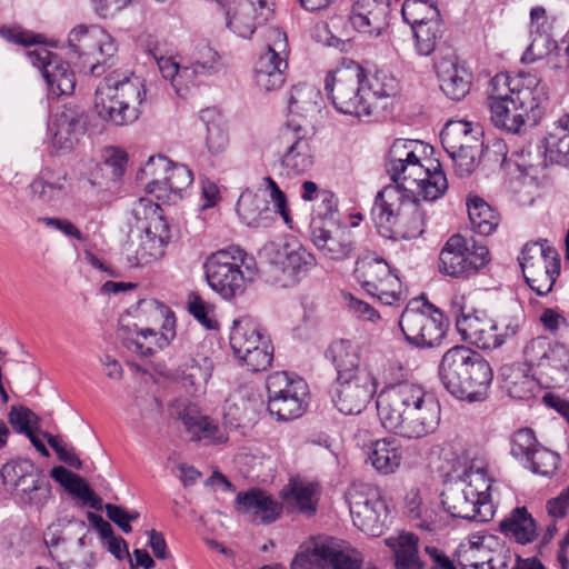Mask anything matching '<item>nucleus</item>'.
<instances>
[{
  "label": "nucleus",
  "mask_w": 569,
  "mask_h": 569,
  "mask_svg": "<svg viewBox=\"0 0 569 569\" xmlns=\"http://www.w3.org/2000/svg\"><path fill=\"white\" fill-rule=\"evenodd\" d=\"M401 16L410 27L441 18L436 0H405Z\"/></svg>",
  "instance_id": "nucleus-51"
},
{
  "label": "nucleus",
  "mask_w": 569,
  "mask_h": 569,
  "mask_svg": "<svg viewBox=\"0 0 569 569\" xmlns=\"http://www.w3.org/2000/svg\"><path fill=\"white\" fill-rule=\"evenodd\" d=\"M467 207L470 223L477 233L489 236L499 226V213L482 198L478 196L469 198Z\"/></svg>",
  "instance_id": "nucleus-45"
},
{
  "label": "nucleus",
  "mask_w": 569,
  "mask_h": 569,
  "mask_svg": "<svg viewBox=\"0 0 569 569\" xmlns=\"http://www.w3.org/2000/svg\"><path fill=\"white\" fill-rule=\"evenodd\" d=\"M320 91L311 84L300 83L292 87L288 101L291 114L307 118L319 111Z\"/></svg>",
  "instance_id": "nucleus-46"
},
{
  "label": "nucleus",
  "mask_w": 569,
  "mask_h": 569,
  "mask_svg": "<svg viewBox=\"0 0 569 569\" xmlns=\"http://www.w3.org/2000/svg\"><path fill=\"white\" fill-rule=\"evenodd\" d=\"M9 422L19 432L29 435L39 431V417L27 407H12L9 412Z\"/></svg>",
  "instance_id": "nucleus-60"
},
{
  "label": "nucleus",
  "mask_w": 569,
  "mask_h": 569,
  "mask_svg": "<svg viewBox=\"0 0 569 569\" xmlns=\"http://www.w3.org/2000/svg\"><path fill=\"white\" fill-rule=\"evenodd\" d=\"M536 60L549 58L555 59V67H558L560 60H567L569 57V32L558 43L556 37L561 32L556 27V19H549L546 10L541 7H536Z\"/></svg>",
  "instance_id": "nucleus-26"
},
{
  "label": "nucleus",
  "mask_w": 569,
  "mask_h": 569,
  "mask_svg": "<svg viewBox=\"0 0 569 569\" xmlns=\"http://www.w3.org/2000/svg\"><path fill=\"white\" fill-rule=\"evenodd\" d=\"M411 184L417 187L418 194L425 201L430 202L441 198L448 190V180L439 162L433 168L423 167V172L411 179Z\"/></svg>",
  "instance_id": "nucleus-44"
},
{
  "label": "nucleus",
  "mask_w": 569,
  "mask_h": 569,
  "mask_svg": "<svg viewBox=\"0 0 569 569\" xmlns=\"http://www.w3.org/2000/svg\"><path fill=\"white\" fill-rule=\"evenodd\" d=\"M490 488V481L482 471L471 472L467 479L449 486L441 495V502L453 518L485 522L493 516Z\"/></svg>",
  "instance_id": "nucleus-7"
},
{
  "label": "nucleus",
  "mask_w": 569,
  "mask_h": 569,
  "mask_svg": "<svg viewBox=\"0 0 569 569\" xmlns=\"http://www.w3.org/2000/svg\"><path fill=\"white\" fill-rule=\"evenodd\" d=\"M523 78H526L523 72H519V79L512 80L508 73H497L489 82L488 102L492 100L510 101L516 110L532 111L533 89L521 84Z\"/></svg>",
  "instance_id": "nucleus-31"
},
{
  "label": "nucleus",
  "mask_w": 569,
  "mask_h": 569,
  "mask_svg": "<svg viewBox=\"0 0 569 569\" xmlns=\"http://www.w3.org/2000/svg\"><path fill=\"white\" fill-rule=\"evenodd\" d=\"M141 173L152 177L146 183L149 193L162 198L163 191L181 192L193 181L192 171L184 164H174L164 156L150 157Z\"/></svg>",
  "instance_id": "nucleus-19"
},
{
  "label": "nucleus",
  "mask_w": 569,
  "mask_h": 569,
  "mask_svg": "<svg viewBox=\"0 0 569 569\" xmlns=\"http://www.w3.org/2000/svg\"><path fill=\"white\" fill-rule=\"evenodd\" d=\"M128 156L124 151L110 147L104 151L102 171L113 180L121 178L126 171Z\"/></svg>",
  "instance_id": "nucleus-62"
},
{
  "label": "nucleus",
  "mask_w": 569,
  "mask_h": 569,
  "mask_svg": "<svg viewBox=\"0 0 569 569\" xmlns=\"http://www.w3.org/2000/svg\"><path fill=\"white\" fill-rule=\"evenodd\" d=\"M170 416L181 421L191 441L223 442L226 438L219 427L209 417L202 415L196 406L176 400L169 407Z\"/></svg>",
  "instance_id": "nucleus-25"
},
{
  "label": "nucleus",
  "mask_w": 569,
  "mask_h": 569,
  "mask_svg": "<svg viewBox=\"0 0 569 569\" xmlns=\"http://www.w3.org/2000/svg\"><path fill=\"white\" fill-rule=\"evenodd\" d=\"M157 306L160 309L161 316H166L163 329L166 332H159L152 328L139 329L134 323L133 328L129 325H123V319L120 320L119 336L123 345L131 351L142 356L149 357L158 349H162L169 345L170 340L174 337L172 326L174 322L173 317H169V309L159 306L157 302H150V306Z\"/></svg>",
  "instance_id": "nucleus-20"
},
{
  "label": "nucleus",
  "mask_w": 569,
  "mask_h": 569,
  "mask_svg": "<svg viewBox=\"0 0 569 569\" xmlns=\"http://www.w3.org/2000/svg\"><path fill=\"white\" fill-rule=\"evenodd\" d=\"M162 77L169 80L176 91V93L182 98L188 94V82L192 71L186 69V66L180 67L179 63L172 57H162L154 59Z\"/></svg>",
  "instance_id": "nucleus-53"
},
{
  "label": "nucleus",
  "mask_w": 569,
  "mask_h": 569,
  "mask_svg": "<svg viewBox=\"0 0 569 569\" xmlns=\"http://www.w3.org/2000/svg\"><path fill=\"white\" fill-rule=\"evenodd\" d=\"M489 262L486 246L473 243L470 249L461 234L451 236L439 254V271L452 278L476 274Z\"/></svg>",
  "instance_id": "nucleus-17"
},
{
  "label": "nucleus",
  "mask_w": 569,
  "mask_h": 569,
  "mask_svg": "<svg viewBox=\"0 0 569 569\" xmlns=\"http://www.w3.org/2000/svg\"><path fill=\"white\" fill-rule=\"evenodd\" d=\"M325 356L333 365L337 378L358 375V370L370 369L361 361L359 346L348 339L332 341Z\"/></svg>",
  "instance_id": "nucleus-37"
},
{
  "label": "nucleus",
  "mask_w": 569,
  "mask_h": 569,
  "mask_svg": "<svg viewBox=\"0 0 569 569\" xmlns=\"http://www.w3.org/2000/svg\"><path fill=\"white\" fill-rule=\"evenodd\" d=\"M416 51L420 56H430L437 46V42L441 39L443 33L442 20L436 19L431 22H425L415 27H411Z\"/></svg>",
  "instance_id": "nucleus-52"
},
{
  "label": "nucleus",
  "mask_w": 569,
  "mask_h": 569,
  "mask_svg": "<svg viewBox=\"0 0 569 569\" xmlns=\"http://www.w3.org/2000/svg\"><path fill=\"white\" fill-rule=\"evenodd\" d=\"M311 240L325 258L333 261L349 259L356 249L353 233L347 226H338L332 230L315 226Z\"/></svg>",
  "instance_id": "nucleus-29"
},
{
  "label": "nucleus",
  "mask_w": 569,
  "mask_h": 569,
  "mask_svg": "<svg viewBox=\"0 0 569 569\" xmlns=\"http://www.w3.org/2000/svg\"><path fill=\"white\" fill-rule=\"evenodd\" d=\"M377 392V379L371 369L358 375L336 378L330 395L333 406L343 415H359Z\"/></svg>",
  "instance_id": "nucleus-18"
},
{
  "label": "nucleus",
  "mask_w": 569,
  "mask_h": 569,
  "mask_svg": "<svg viewBox=\"0 0 569 569\" xmlns=\"http://www.w3.org/2000/svg\"><path fill=\"white\" fill-rule=\"evenodd\" d=\"M329 545L331 547H336V549H343L342 545L339 540L326 537L320 538L317 541L312 543L311 548H308L306 551H302L298 553L292 562H291V569H327L332 568L335 569V562L328 560H322L318 556L316 549H318L320 546Z\"/></svg>",
  "instance_id": "nucleus-50"
},
{
  "label": "nucleus",
  "mask_w": 569,
  "mask_h": 569,
  "mask_svg": "<svg viewBox=\"0 0 569 569\" xmlns=\"http://www.w3.org/2000/svg\"><path fill=\"white\" fill-rule=\"evenodd\" d=\"M257 198L251 192L240 194L236 210L240 219L249 227H258L260 224V209L256 204Z\"/></svg>",
  "instance_id": "nucleus-64"
},
{
  "label": "nucleus",
  "mask_w": 569,
  "mask_h": 569,
  "mask_svg": "<svg viewBox=\"0 0 569 569\" xmlns=\"http://www.w3.org/2000/svg\"><path fill=\"white\" fill-rule=\"evenodd\" d=\"M50 476L83 506H89L97 511L104 509L107 517L124 533L132 531L130 522L139 518V512H128L122 507L113 503L103 505L102 499L96 495L82 477L62 466L53 467L50 470Z\"/></svg>",
  "instance_id": "nucleus-15"
},
{
  "label": "nucleus",
  "mask_w": 569,
  "mask_h": 569,
  "mask_svg": "<svg viewBox=\"0 0 569 569\" xmlns=\"http://www.w3.org/2000/svg\"><path fill=\"white\" fill-rule=\"evenodd\" d=\"M236 509L258 523H271L279 518L282 505L264 491L251 489L237 495Z\"/></svg>",
  "instance_id": "nucleus-35"
},
{
  "label": "nucleus",
  "mask_w": 569,
  "mask_h": 569,
  "mask_svg": "<svg viewBox=\"0 0 569 569\" xmlns=\"http://www.w3.org/2000/svg\"><path fill=\"white\" fill-rule=\"evenodd\" d=\"M200 117L207 123L206 146L208 151L213 156L224 152L229 146V136L220 114L213 109H207L201 112Z\"/></svg>",
  "instance_id": "nucleus-49"
},
{
  "label": "nucleus",
  "mask_w": 569,
  "mask_h": 569,
  "mask_svg": "<svg viewBox=\"0 0 569 569\" xmlns=\"http://www.w3.org/2000/svg\"><path fill=\"white\" fill-rule=\"evenodd\" d=\"M27 57L32 66L41 70L52 94H71L74 91V73L57 53L47 48H38L28 51Z\"/></svg>",
  "instance_id": "nucleus-24"
},
{
  "label": "nucleus",
  "mask_w": 569,
  "mask_h": 569,
  "mask_svg": "<svg viewBox=\"0 0 569 569\" xmlns=\"http://www.w3.org/2000/svg\"><path fill=\"white\" fill-rule=\"evenodd\" d=\"M72 188V179L67 170L43 168L30 182L31 196L42 203L58 202L67 197Z\"/></svg>",
  "instance_id": "nucleus-32"
},
{
  "label": "nucleus",
  "mask_w": 569,
  "mask_h": 569,
  "mask_svg": "<svg viewBox=\"0 0 569 569\" xmlns=\"http://www.w3.org/2000/svg\"><path fill=\"white\" fill-rule=\"evenodd\" d=\"M353 525L366 535L383 533L388 507L378 488L371 485L353 486L347 496Z\"/></svg>",
  "instance_id": "nucleus-16"
},
{
  "label": "nucleus",
  "mask_w": 569,
  "mask_h": 569,
  "mask_svg": "<svg viewBox=\"0 0 569 569\" xmlns=\"http://www.w3.org/2000/svg\"><path fill=\"white\" fill-rule=\"evenodd\" d=\"M569 378V349L561 343L549 346L536 363V382L546 389L560 386Z\"/></svg>",
  "instance_id": "nucleus-30"
},
{
  "label": "nucleus",
  "mask_w": 569,
  "mask_h": 569,
  "mask_svg": "<svg viewBox=\"0 0 569 569\" xmlns=\"http://www.w3.org/2000/svg\"><path fill=\"white\" fill-rule=\"evenodd\" d=\"M271 0H228L227 27L238 37L248 39L257 27L273 14Z\"/></svg>",
  "instance_id": "nucleus-23"
},
{
  "label": "nucleus",
  "mask_w": 569,
  "mask_h": 569,
  "mask_svg": "<svg viewBox=\"0 0 569 569\" xmlns=\"http://www.w3.org/2000/svg\"><path fill=\"white\" fill-rule=\"evenodd\" d=\"M273 147L288 177L308 172L313 166L312 134L296 119L288 120L278 130Z\"/></svg>",
  "instance_id": "nucleus-12"
},
{
  "label": "nucleus",
  "mask_w": 569,
  "mask_h": 569,
  "mask_svg": "<svg viewBox=\"0 0 569 569\" xmlns=\"http://www.w3.org/2000/svg\"><path fill=\"white\" fill-rule=\"evenodd\" d=\"M456 327L463 341L480 349H496L503 345L501 335L497 333L496 322L482 311L465 313L461 306L452 303Z\"/></svg>",
  "instance_id": "nucleus-21"
},
{
  "label": "nucleus",
  "mask_w": 569,
  "mask_h": 569,
  "mask_svg": "<svg viewBox=\"0 0 569 569\" xmlns=\"http://www.w3.org/2000/svg\"><path fill=\"white\" fill-rule=\"evenodd\" d=\"M213 361L208 357L193 358L184 371L183 379L190 386L199 389L207 385L212 376Z\"/></svg>",
  "instance_id": "nucleus-59"
},
{
  "label": "nucleus",
  "mask_w": 569,
  "mask_h": 569,
  "mask_svg": "<svg viewBox=\"0 0 569 569\" xmlns=\"http://www.w3.org/2000/svg\"><path fill=\"white\" fill-rule=\"evenodd\" d=\"M390 12L388 0H356L349 17L355 29L369 34H380Z\"/></svg>",
  "instance_id": "nucleus-34"
},
{
  "label": "nucleus",
  "mask_w": 569,
  "mask_h": 569,
  "mask_svg": "<svg viewBox=\"0 0 569 569\" xmlns=\"http://www.w3.org/2000/svg\"><path fill=\"white\" fill-rule=\"evenodd\" d=\"M387 172L392 180V184H407L410 187L411 179H416L417 174L423 172V164L421 163L417 152L415 159L403 160L400 163H387Z\"/></svg>",
  "instance_id": "nucleus-58"
},
{
  "label": "nucleus",
  "mask_w": 569,
  "mask_h": 569,
  "mask_svg": "<svg viewBox=\"0 0 569 569\" xmlns=\"http://www.w3.org/2000/svg\"><path fill=\"white\" fill-rule=\"evenodd\" d=\"M316 551L320 559L333 561L335 569H360L363 560L359 551L348 547L336 549V547L325 545L320 546ZM366 569L377 568L368 567Z\"/></svg>",
  "instance_id": "nucleus-54"
},
{
  "label": "nucleus",
  "mask_w": 569,
  "mask_h": 569,
  "mask_svg": "<svg viewBox=\"0 0 569 569\" xmlns=\"http://www.w3.org/2000/svg\"><path fill=\"white\" fill-rule=\"evenodd\" d=\"M508 395L517 400L533 398V353L530 342L522 350L521 360L500 368Z\"/></svg>",
  "instance_id": "nucleus-27"
},
{
  "label": "nucleus",
  "mask_w": 569,
  "mask_h": 569,
  "mask_svg": "<svg viewBox=\"0 0 569 569\" xmlns=\"http://www.w3.org/2000/svg\"><path fill=\"white\" fill-rule=\"evenodd\" d=\"M3 482L11 486L14 496L22 506L42 510L52 498V486L32 460L27 458L13 459L1 468Z\"/></svg>",
  "instance_id": "nucleus-9"
},
{
  "label": "nucleus",
  "mask_w": 569,
  "mask_h": 569,
  "mask_svg": "<svg viewBox=\"0 0 569 569\" xmlns=\"http://www.w3.org/2000/svg\"><path fill=\"white\" fill-rule=\"evenodd\" d=\"M442 92L455 101L463 99L470 90L471 74L459 64L457 57H445L435 63Z\"/></svg>",
  "instance_id": "nucleus-33"
},
{
  "label": "nucleus",
  "mask_w": 569,
  "mask_h": 569,
  "mask_svg": "<svg viewBox=\"0 0 569 569\" xmlns=\"http://www.w3.org/2000/svg\"><path fill=\"white\" fill-rule=\"evenodd\" d=\"M144 99L146 87L139 77L114 70L98 86L94 106L102 120L126 126L139 118Z\"/></svg>",
  "instance_id": "nucleus-5"
},
{
  "label": "nucleus",
  "mask_w": 569,
  "mask_h": 569,
  "mask_svg": "<svg viewBox=\"0 0 569 569\" xmlns=\"http://www.w3.org/2000/svg\"><path fill=\"white\" fill-rule=\"evenodd\" d=\"M438 373L452 396L469 402L485 400L493 379L488 360L466 346L448 349L440 360Z\"/></svg>",
  "instance_id": "nucleus-3"
},
{
  "label": "nucleus",
  "mask_w": 569,
  "mask_h": 569,
  "mask_svg": "<svg viewBox=\"0 0 569 569\" xmlns=\"http://www.w3.org/2000/svg\"><path fill=\"white\" fill-rule=\"evenodd\" d=\"M536 244L540 246L541 257L545 262V273L548 280L546 287H536V296H545L549 293L556 283L558 276L560 274V257L555 247L548 246L547 241H536Z\"/></svg>",
  "instance_id": "nucleus-57"
},
{
  "label": "nucleus",
  "mask_w": 569,
  "mask_h": 569,
  "mask_svg": "<svg viewBox=\"0 0 569 569\" xmlns=\"http://www.w3.org/2000/svg\"><path fill=\"white\" fill-rule=\"evenodd\" d=\"M287 68V56L266 51L256 63L254 81L266 92L277 90L286 81L284 71Z\"/></svg>",
  "instance_id": "nucleus-39"
},
{
  "label": "nucleus",
  "mask_w": 569,
  "mask_h": 569,
  "mask_svg": "<svg viewBox=\"0 0 569 569\" xmlns=\"http://www.w3.org/2000/svg\"><path fill=\"white\" fill-rule=\"evenodd\" d=\"M189 312L207 329H216L217 321L213 319V306L206 302L200 296L192 293L188 301Z\"/></svg>",
  "instance_id": "nucleus-63"
},
{
  "label": "nucleus",
  "mask_w": 569,
  "mask_h": 569,
  "mask_svg": "<svg viewBox=\"0 0 569 569\" xmlns=\"http://www.w3.org/2000/svg\"><path fill=\"white\" fill-rule=\"evenodd\" d=\"M268 340L252 320L242 318L233 321L230 331V347L238 359Z\"/></svg>",
  "instance_id": "nucleus-41"
},
{
  "label": "nucleus",
  "mask_w": 569,
  "mask_h": 569,
  "mask_svg": "<svg viewBox=\"0 0 569 569\" xmlns=\"http://www.w3.org/2000/svg\"><path fill=\"white\" fill-rule=\"evenodd\" d=\"M380 234L393 240L416 239L425 232L426 210L407 184H388L376 196L371 210Z\"/></svg>",
  "instance_id": "nucleus-2"
},
{
  "label": "nucleus",
  "mask_w": 569,
  "mask_h": 569,
  "mask_svg": "<svg viewBox=\"0 0 569 569\" xmlns=\"http://www.w3.org/2000/svg\"><path fill=\"white\" fill-rule=\"evenodd\" d=\"M282 498L287 508L310 517L317 511L319 486L302 479H291L282 490Z\"/></svg>",
  "instance_id": "nucleus-38"
},
{
  "label": "nucleus",
  "mask_w": 569,
  "mask_h": 569,
  "mask_svg": "<svg viewBox=\"0 0 569 569\" xmlns=\"http://www.w3.org/2000/svg\"><path fill=\"white\" fill-rule=\"evenodd\" d=\"M136 223L130 228L122 254L130 267H142L161 259L170 239L162 209L150 199L140 198L132 209Z\"/></svg>",
  "instance_id": "nucleus-4"
},
{
  "label": "nucleus",
  "mask_w": 569,
  "mask_h": 569,
  "mask_svg": "<svg viewBox=\"0 0 569 569\" xmlns=\"http://www.w3.org/2000/svg\"><path fill=\"white\" fill-rule=\"evenodd\" d=\"M368 460L378 472L383 475L392 473L401 463V447L393 438L376 440L370 447Z\"/></svg>",
  "instance_id": "nucleus-43"
},
{
  "label": "nucleus",
  "mask_w": 569,
  "mask_h": 569,
  "mask_svg": "<svg viewBox=\"0 0 569 569\" xmlns=\"http://www.w3.org/2000/svg\"><path fill=\"white\" fill-rule=\"evenodd\" d=\"M395 555L397 569H423L418 556V538L415 535H401Z\"/></svg>",
  "instance_id": "nucleus-56"
},
{
  "label": "nucleus",
  "mask_w": 569,
  "mask_h": 569,
  "mask_svg": "<svg viewBox=\"0 0 569 569\" xmlns=\"http://www.w3.org/2000/svg\"><path fill=\"white\" fill-rule=\"evenodd\" d=\"M355 278L360 287L383 305L401 299V282L389 263L376 253H366L356 260Z\"/></svg>",
  "instance_id": "nucleus-14"
},
{
  "label": "nucleus",
  "mask_w": 569,
  "mask_h": 569,
  "mask_svg": "<svg viewBox=\"0 0 569 569\" xmlns=\"http://www.w3.org/2000/svg\"><path fill=\"white\" fill-rule=\"evenodd\" d=\"M86 111L76 104H64L53 114L49 123L51 144L56 151L69 152L87 130Z\"/></svg>",
  "instance_id": "nucleus-22"
},
{
  "label": "nucleus",
  "mask_w": 569,
  "mask_h": 569,
  "mask_svg": "<svg viewBox=\"0 0 569 569\" xmlns=\"http://www.w3.org/2000/svg\"><path fill=\"white\" fill-rule=\"evenodd\" d=\"M203 269L209 287L228 301L244 295L257 270L254 258L239 246L212 252Z\"/></svg>",
  "instance_id": "nucleus-6"
},
{
  "label": "nucleus",
  "mask_w": 569,
  "mask_h": 569,
  "mask_svg": "<svg viewBox=\"0 0 569 569\" xmlns=\"http://www.w3.org/2000/svg\"><path fill=\"white\" fill-rule=\"evenodd\" d=\"M272 359L273 347L271 346L270 340L266 341L257 349L251 350L250 353L239 358V360L242 361L252 372H259L268 369L272 363Z\"/></svg>",
  "instance_id": "nucleus-61"
},
{
  "label": "nucleus",
  "mask_w": 569,
  "mask_h": 569,
  "mask_svg": "<svg viewBox=\"0 0 569 569\" xmlns=\"http://www.w3.org/2000/svg\"><path fill=\"white\" fill-rule=\"evenodd\" d=\"M510 446L511 456L533 471V430L528 427L517 430L511 436Z\"/></svg>",
  "instance_id": "nucleus-55"
},
{
  "label": "nucleus",
  "mask_w": 569,
  "mask_h": 569,
  "mask_svg": "<svg viewBox=\"0 0 569 569\" xmlns=\"http://www.w3.org/2000/svg\"><path fill=\"white\" fill-rule=\"evenodd\" d=\"M268 411L279 421H290L303 415L307 409L308 385L299 377L286 371L269 375L266 380Z\"/></svg>",
  "instance_id": "nucleus-13"
},
{
  "label": "nucleus",
  "mask_w": 569,
  "mask_h": 569,
  "mask_svg": "<svg viewBox=\"0 0 569 569\" xmlns=\"http://www.w3.org/2000/svg\"><path fill=\"white\" fill-rule=\"evenodd\" d=\"M482 130L466 120H450L441 131V144L446 151L457 152L459 150L482 148Z\"/></svg>",
  "instance_id": "nucleus-36"
},
{
  "label": "nucleus",
  "mask_w": 569,
  "mask_h": 569,
  "mask_svg": "<svg viewBox=\"0 0 569 569\" xmlns=\"http://www.w3.org/2000/svg\"><path fill=\"white\" fill-rule=\"evenodd\" d=\"M363 88L369 98L371 114L377 110L386 108V100L398 93V80L386 70H377L373 74L365 73Z\"/></svg>",
  "instance_id": "nucleus-40"
},
{
  "label": "nucleus",
  "mask_w": 569,
  "mask_h": 569,
  "mask_svg": "<svg viewBox=\"0 0 569 569\" xmlns=\"http://www.w3.org/2000/svg\"><path fill=\"white\" fill-rule=\"evenodd\" d=\"M399 327L410 345L433 348L446 337L448 323L443 313L433 305L410 302L400 316Z\"/></svg>",
  "instance_id": "nucleus-11"
},
{
  "label": "nucleus",
  "mask_w": 569,
  "mask_h": 569,
  "mask_svg": "<svg viewBox=\"0 0 569 569\" xmlns=\"http://www.w3.org/2000/svg\"><path fill=\"white\" fill-rule=\"evenodd\" d=\"M69 47L82 60L80 72L100 77L107 68L113 66V58L118 51L114 39L97 26H78L68 37Z\"/></svg>",
  "instance_id": "nucleus-10"
},
{
  "label": "nucleus",
  "mask_w": 569,
  "mask_h": 569,
  "mask_svg": "<svg viewBox=\"0 0 569 569\" xmlns=\"http://www.w3.org/2000/svg\"><path fill=\"white\" fill-rule=\"evenodd\" d=\"M385 375L386 386L376 399L381 426L408 439L432 433L440 422L438 400L421 385L406 380V369L399 361H390Z\"/></svg>",
  "instance_id": "nucleus-1"
},
{
  "label": "nucleus",
  "mask_w": 569,
  "mask_h": 569,
  "mask_svg": "<svg viewBox=\"0 0 569 569\" xmlns=\"http://www.w3.org/2000/svg\"><path fill=\"white\" fill-rule=\"evenodd\" d=\"M510 101L492 100L488 102L490 110V120L492 124L508 133H519L521 127L525 124V117L528 112L521 109L513 108V114L510 116Z\"/></svg>",
  "instance_id": "nucleus-48"
},
{
  "label": "nucleus",
  "mask_w": 569,
  "mask_h": 569,
  "mask_svg": "<svg viewBox=\"0 0 569 569\" xmlns=\"http://www.w3.org/2000/svg\"><path fill=\"white\" fill-rule=\"evenodd\" d=\"M272 262L281 267L284 287L298 283L317 264L316 257L297 240L284 242L276 251Z\"/></svg>",
  "instance_id": "nucleus-28"
},
{
  "label": "nucleus",
  "mask_w": 569,
  "mask_h": 569,
  "mask_svg": "<svg viewBox=\"0 0 569 569\" xmlns=\"http://www.w3.org/2000/svg\"><path fill=\"white\" fill-rule=\"evenodd\" d=\"M499 531L519 545L530 543L533 541V518L525 506L516 507L500 521Z\"/></svg>",
  "instance_id": "nucleus-42"
},
{
  "label": "nucleus",
  "mask_w": 569,
  "mask_h": 569,
  "mask_svg": "<svg viewBox=\"0 0 569 569\" xmlns=\"http://www.w3.org/2000/svg\"><path fill=\"white\" fill-rule=\"evenodd\" d=\"M363 80L365 70L353 60L343 62L327 74L325 91L338 112L357 118L371 116Z\"/></svg>",
  "instance_id": "nucleus-8"
},
{
  "label": "nucleus",
  "mask_w": 569,
  "mask_h": 569,
  "mask_svg": "<svg viewBox=\"0 0 569 569\" xmlns=\"http://www.w3.org/2000/svg\"><path fill=\"white\" fill-rule=\"evenodd\" d=\"M545 159L550 163H565L569 160V124L561 123V118L543 139Z\"/></svg>",
  "instance_id": "nucleus-47"
}]
</instances>
